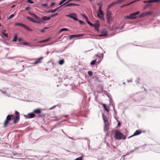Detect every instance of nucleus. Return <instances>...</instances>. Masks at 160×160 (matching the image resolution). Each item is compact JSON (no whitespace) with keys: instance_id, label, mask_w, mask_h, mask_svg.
Returning a JSON list of instances; mask_svg holds the SVG:
<instances>
[{"instance_id":"9b49d317","label":"nucleus","mask_w":160,"mask_h":160,"mask_svg":"<svg viewBox=\"0 0 160 160\" xmlns=\"http://www.w3.org/2000/svg\"><path fill=\"white\" fill-rule=\"evenodd\" d=\"M92 26H94V28L95 30H97V31H98V29L99 27V23H97L96 24H93Z\"/></svg>"},{"instance_id":"a19ab883","label":"nucleus","mask_w":160,"mask_h":160,"mask_svg":"<svg viewBox=\"0 0 160 160\" xmlns=\"http://www.w3.org/2000/svg\"><path fill=\"white\" fill-rule=\"evenodd\" d=\"M33 17L35 19H36V20L39 19V18L35 14L33 16Z\"/></svg>"},{"instance_id":"f704fd0d","label":"nucleus","mask_w":160,"mask_h":160,"mask_svg":"<svg viewBox=\"0 0 160 160\" xmlns=\"http://www.w3.org/2000/svg\"><path fill=\"white\" fill-rule=\"evenodd\" d=\"M96 60L92 61L90 64L92 65H95L96 62Z\"/></svg>"},{"instance_id":"603ef678","label":"nucleus","mask_w":160,"mask_h":160,"mask_svg":"<svg viewBox=\"0 0 160 160\" xmlns=\"http://www.w3.org/2000/svg\"><path fill=\"white\" fill-rule=\"evenodd\" d=\"M69 2V0L67 2H66L65 3H64V4H63L62 5H61L60 7H62V6L66 4L67 3H68V2Z\"/></svg>"},{"instance_id":"dca6fc26","label":"nucleus","mask_w":160,"mask_h":160,"mask_svg":"<svg viewBox=\"0 0 160 160\" xmlns=\"http://www.w3.org/2000/svg\"><path fill=\"white\" fill-rule=\"evenodd\" d=\"M102 106L104 108L105 110L107 112H108L109 110V108L108 107H107L106 105L105 104H102Z\"/></svg>"},{"instance_id":"cd10ccee","label":"nucleus","mask_w":160,"mask_h":160,"mask_svg":"<svg viewBox=\"0 0 160 160\" xmlns=\"http://www.w3.org/2000/svg\"><path fill=\"white\" fill-rule=\"evenodd\" d=\"M152 13V12L150 11L146 12H144V14H145V16L151 14Z\"/></svg>"},{"instance_id":"5701e85b","label":"nucleus","mask_w":160,"mask_h":160,"mask_svg":"<svg viewBox=\"0 0 160 160\" xmlns=\"http://www.w3.org/2000/svg\"><path fill=\"white\" fill-rule=\"evenodd\" d=\"M77 37H78V35H72L70 36L69 38L70 39H71Z\"/></svg>"},{"instance_id":"ea45409f","label":"nucleus","mask_w":160,"mask_h":160,"mask_svg":"<svg viewBox=\"0 0 160 160\" xmlns=\"http://www.w3.org/2000/svg\"><path fill=\"white\" fill-rule=\"evenodd\" d=\"M33 17L35 19H36V20L39 19V18L35 14L33 16Z\"/></svg>"},{"instance_id":"f8f14e48","label":"nucleus","mask_w":160,"mask_h":160,"mask_svg":"<svg viewBox=\"0 0 160 160\" xmlns=\"http://www.w3.org/2000/svg\"><path fill=\"white\" fill-rule=\"evenodd\" d=\"M43 59V58L41 57L36 59V61L33 63L34 64H37L41 63V61Z\"/></svg>"},{"instance_id":"58836bf2","label":"nucleus","mask_w":160,"mask_h":160,"mask_svg":"<svg viewBox=\"0 0 160 160\" xmlns=\"http://www.w3.org/2000/svg\"><path fill=\"white\" fill-rule=\"evenodd\" d=\"M88 73L89 76L90 77L92 75V72L91 71H89L88 72Z\"/></svg>"},{"instance_id":"e433bc0d","label":"nucleus","mask_w":160,"mask_h":160,"mask_svg":"<svg viewBox=\"0 0 160 160\" xmlns=\"http://www.w3.org/2000/svg\"><path fill=\"white\" fill-rule=\"evenodd\" d=\"M67 0H62L59 3V5H62L63 3L65 2Z\"/></svg>"},{"instance_id":"f257e3e1","label":"nucleus","mask_w":160,"mask_h":160,"mask_svg":"<svg viewBox=\"0 0 160 160\" xmlns=\"http://www.w3.org/2000/svg\"><path fill=\"white\" fill-rule=\"evenodd\" d=\"M115 138L117 140L124 139L126 137L121 132L116 130L115 132Z\"/></svg>"},{"instance_id":"1a4fd4ad","label":"nucleus","mask_w":160,"mask_h":160,"mask_svg":"<svg viewBox=\"0 0 160 160\" xmlns=\"http://www.w3.org/2000/svg\"><path fill=\"white\" fill-rule=\"evenodd\" d=\"M141 133H142L141 131L137 130L134 132V133L132 135L129 137L128 138H131L132 137H133V136L138 135L140 134Z\"/></svg>"},{"instance_id":"338daca9","label":"nucleus","mask_w":160,"mask_h":160,"mask_svg":"<svg viewBox=\"0 0 160 160\" xmlns=\"http://www.w3.org/2000/svg\"><path fill=\"white\" fill-rule=\"evenodd\" d=\"M127 82H132V79H131L130 80H127Z\"/></svg>"},{"instance_id":"f03ea898","label":"nucleus","mask_w":160,"mask_h":160,"mask_svg":"<svg viewBox=\"0 0 160 160\" xmlns=\"http://www.w3.org/2000/svg\"><path fill=\"white\" fill-rule=\"evenodd\" d=\"M66 16L73 19L75 21L78 20V19L77 18L76 14L75 13H70L69 14L66 15Z\"/></svg>"},{"instance_id":"4d7b16f0","label":"nucleus","mask_w":160,"mask_h":160,"mask_svg":"<svg viewBox=\"0 0 160 160\" xmlns=\"http://www.w3.org/2000/svg\"><path fill=\"white\" fill-rule=\"evenodd\" d=\"M117 4V3H116V2H113V3H112L110 4V5L112 6L114 5H115V4Z\"/></svg>"},{"instance_id":"ddd939ff","label":"nucleus","mask_w":160,"mask_h":160,"mask_svg":"<svg viewBox=\"0 0 160 160\" xmlns=\"http://www.w3.org/2000/svg\"><path fill=\"white\" fill-rule=\"evenodd\" d=\"M51 18L50 17L47 16H43L42 18V20L46 21L50 20Z\"/></svg>"},{"instance_id":"09e8293b","label":"nucleus","mask_w":160,"mask_h":160,"mask_svg":"<svg viewBox=\"0 0 160 160\" xmlns=\"http://www.w3.org/2000/svg\"><path fill=\"white\" fill-rule=\"evenodd\" d=\"M123 1V0H118L116 1V2L117 3V4L118 3H120Z\"/></svg>"},{"instance_id":"20e7f679","label":"nucleus","mask_w":160,"mask_h":160,"mask_svg":"<svg viewBox=\"0 0 160 160\" xmlns=\"http://www.w3.org/2000/svg\"><path fill=\"white\" fill-rule=\"evenodd\" d=\"M111 12L110 11L108 10L107 11L106 16L107 19V21L109 23H110L112 20V17L111 16Z\"/></svg>"},{"instance_id":"bf43d9fd","label":"nucleus","mask_w":160,"mask_h":160,"mask_svg":"<svg viewBox=\"0 0 160 160\" xmlns=\"http://www.w3.org/2000/svg\"><path fill=\"white\" fill-rule=\"evenodd\" d=\"M107 35V34H101L99 35L100 37L105 36Z\"/></svg>"},{"instance_id":"7c9ffc66","label":"nucleus","mask_w":160,"mask_h":160,"mask_svg":"<svg viewBox=\"0 0 160 160\" xmlns=\"http://www.w3.org/2000/svg\"><path fill=\"white\" fill-rule=\"evenodd\" d=\"M5 31H6V30H4L2 32V33L6 37H8V34L7 33H6L4 32H5Z\"/></svg>"},{"instance_id":"49530a36","label":"nucleus","mask_w":160,"mask_h":160,"mask_svg":"<svg viewBox=\"0 0 160 160\" xmlns=\"http://www.w3.org/2000/svg\"><path fill=\"white\" fill-rule=\"evenodd\" d=\"M41 6L42 7H45L47 8H48V7L47 5V3L42 4Z\"/></svg>"},{"instance_id":"864d4df0","label":"nucleus","mask_w":160,"mask_h":160,"mask_svg":"<svg viewBox=\"0 0 160 160\" xmlns=\"http://www.w3.org/2000/svg\"><path fill=\"white\" fill-rule=\"evenodd\" d=\"M140 80V79L139 78H138L137 79V80L136 81V83L137 84L139 83V81Z\"/></svg>"},{"instance_id":"9d476101","label":"nucleus","mask_w":160,"mask_h":160,"mask_svg":"<svg viewBox=\"0 0 160 160\" xmlns=\"http://www.w3.org/2000/svg\"><path fill=\"white\" fill-rule=\"evenodd\" d=\"M19 116L18 115L16 116L13 120L14 124H15L17 123L18 121L19 120Z\"/></svg>"},{"instance_id":"37998d69","label":"nucleus","mask_w":160,"mask_h":160,"mask_svg":"<svg viewBox=\"0 0 160 160\" xmlns=\"http://www.w3.org/2000/svg\"><path fill=\"white\" fill-rule=\"evenodd\" d=\"M14 16H15L14 14H12L8 18V19H9L11 18H12V17H14Z\"/></svg>"},{"instance_id":"69168bd1","label":"nucleus","mask_w":160,"mask_h":160,"mask_svg":"<svg viewBox=\"0 0 160 160\" xmlns=\"http://www.w3.org/2000/svg\"><path fill=\"white\" fill-rule=\"evenodd\" d=\"M127 6V4H125V5H122V6H121V8H123V7H125V6Z\"/></svg>"},{"instance_id":"a878e982","label":"nucleus","mask_w":160,"mask_h":160,"mask_svg":"<svg viewBox=\"0 0 160 160\" xmlns=\"http://www.w3.org/2000/svg\"><path fill=\"white\" fill-rule=\"evenodd\" d=\"M60 7H61L60 6L59 7H58L53 10H50V11H51V13L54 12Z\"/></svg>"},{"instance_id":"4c0bfd02","label":"nucleus","mask_w":160,"mask_h":160,"mask_svg":"<svg viewBox=\"0 0 160 160\" xmlns=\"http://www.w3.org/2000/svg\"><path fill=\"white\" fill-rule=\"evenodd\" d=\"M84 139L87 140L88 141V142H87V143H88V146H89V145L90 144V141L89 139L88 138H85Z\"/></svg>"},{"instance_id":"a18cd8bd","label":"nucleus","mask_w":160,"mask_h":160,"mask_svg":"<svg viewBox=\"0 0 160 160\" xmlns=\"http://www.w3.org/2000/svg\"><path fill=\"white\" fill-rule=\"evenodd\" d=\"M146 16L145 14H144V12L142 13L141 15H140L139 17H140L143 18L144 17Z\"/></svg>"},{"instance_id":"412c9836","label":"nucleus","mask_w":160,"mask_h":160,"mask_svg":"<svg viewBox=\"0 0 160 160\" xmlns=\"http://www.w3.org/2000/svg\"><path fill=\"white\" fill-rule=\"evenodd\" d=\"M23 44H24V45H29L30 46H33L34 47H36V46H38V45H29V43L28 42H23Z\"/></svg>"},{"instance_id":"2f4dec72","label":"nucleus","mask_w":160,"mask_h":160,"mask_svg":"<svg viewBox=\"0 0 160 160\" xmlns=\"http://www.w3.org/2000/svg\"><path fill=\"white\" fill-rule=\"evenodd\" d=\"M64 62V61L63 59H61L59 61V64L60 65H62Z\"/></svg>"},{"instance_id":"c756f323","label":"nucleus","mask_w":160,"mask_h":160,"mask_svg":"<svg viewBox=\"0 0 160 160\" xmlns=\"http://www.w3.org/2000/svg\"><path fill=\"white\" fill-rule=\"evenodd\" d=\"M68 29L67 28H62L61 29H60V30L59 31V32L60 33L61 32L63 31H68Z\"/></svg>"},{"instance_id":"c85d7f7f","label":"nucleus","mask_w":160,"mask_h":160,"mask_svg":"<svg viewBox=\"0 0 160 160\" xmlns=\"http://www.w3.org/2000/svg\"><path fill=\"white\" fill-rule=\"evenodd\" d=\"M97 16H98V18H99V19H103V15H99V14L98 13Z\"/></svg>"},{"instance_id":"774afa93","label":"nucleus","mask_w":160,"mask_h":160,"mask_svg":"<svg viewBox=\"0 0 160 160\" xmlns=\"http://www.w3.org/2000/svg\"><path fill=\"white\" fill-rule=\"evenodd\" d=\"M125 18H130L131 19V17H130V15H129V16H127L125 17Z\"/></svg>"},{"instance_id":"6e6d98bb","label":"nucleus","mask_w":160,"mask_h":160,"mask_svg":"<svg viewBox=\"0 0 160 160\" xmlns=\"http://www.w3.org/2000/svg\"><path fill=\"white\" fill-rule=\"evenodd\" d=\"M150 6V4H147V5H146L145 6H144V9H145L146 8H147Z\"/></svg>"},{"instance_id":"2eb2a0df","label":"nucleus","mask_w":160,"mask_h":160,"mask_svg":"<svg viewBox=\"0 0 160 160\" xmlns=\"http://www.w3.org/2000/svg\"><path fill=\"white\" fill-rule=\"evenodd\" d=\"M27 19L29 21H30L33 23H35L36 20H35L33 18H32V17H29V16H28L27 17Z\"/></svg>"},{"instance_id":"4be33fe9","label":"nucleus","mask_w":160,"mask_h":160,"mask_svg":"<svg viewBox=\"0 0 160 160\" xmlns=\"http://www.w3.org/2000/svg\"><path fill=\"white\" fill-rule=\"evenodd\" d=\"M23 27L25 29L30 31H32V30L29 28H28L27 26H26L24 24V25Z\"/></svg>"},{"instance_id":"5fc2aeb1","label":"nucleus","mask_w":160,"mask_h":160,"mask_svg":"<svg viewBox=\"0 0 160 160\" xmlns=\"http://www.w3.org/2000/svg\"><path fill=\"white\" fill-rule=\"evenodd\" d=\"M15 114L16 115V116L18 115L19 116H20L19 113V112H18L17 111H16L15 112Z\"/></svg>"},{"instance_id":"f3484780","label":"nucleus","mask_w":160,"mask_h":160,"mask_svg":"<svg viewBox=\"0 0 160 160\" xmlns=\"http://www.w3.org/2000/svg\"><path fill=\"white\" fill-rule=\"evenodd\" d=\"M101 5L99 6V12H98V13L99 14V15H103V12L102 10H101Z\"/></svg>"},{"instance_id":"7ed1b4c3","label":"nucleus","mask_w":160,"mask_h":160,"mask_svg":"<svg viewBox=\"0 0 160 160\" xmlns=\"http://www.w3.org/2000/svg\"><path fill=\"white\" fill-rule=\"evenodd\" d=\"M12 116V115H8L6 118V119L4 122V127H6L7 125L9 122V121H10Z\"/></svg>"},{"instance_id":"e2e57ef3","label":"nucleus","mask_w":160,"mask_h":160,"mask_svg":"<svg viewBox=\"0 0 160 160\" xmlns=\"http://www.w3.org/2000/svg\"><path fill=\"white\" fill-rule=\"evenodd\" d=\"M83 36V34L78 35V37L82 36Z\"/></svg>"},{"instance_id":"0eeeda50","label":"nucleus","mask_w":160,"mask_h":160,"mask_svg":"<svg viewBox=\"0 0 160 160\" xmlns=\"http://www.w3.org/2000/svg\"><path fill=\"white\" fill-rule=\"evenodd\" d=\"M140 11H138L135 12L131 13L130 14V17H131V19H133L136 18V17L135 16L139 14L140 13Z\"/></svg>"},{"instance_id":"680f3d73","label":"nucleus","mask_w":160,"mask_h":160,"mask_svg":"<svg viewBox=\"0 0 160 160\" xmlns=\"http://www.w3.org/2000/svg\"><path fill=\"white\" fill-rule=\"evenodd\" d=\"M56 107V106H54L53 107L51 108H50V109H51V110L52 109Z\"/></svg>"},{"instance_id":"423d86ee","label":"nucleus","mask_w":160,"mask_h":160,"mask_svg":"<svg viewBox=\"0 0 160 160\" xmlns=\"http://www.w3.org/2000/svg\"><path fill=\"white\" fill-rule=\"evenodd\" d=\"M81 15L86 20L87 23L90 26H92L93 24L89 21V19L83 13L81 14Z\"/></svg>"},{"instance_id":"13d9d810","label":"nucleus","mask_w":160,"mask_h":160,"mask_svg":"<svg viewBox=\"0 0 160 160\" xmlns=\"http://www.w3.org/2000/svg\"><path fill=\"white\" fill-rule=\"evenodd\" d=\"M29 14H30L31 16H32V17H33V16L34 15V14H35L34 13H33L32 12H29Z\"/></svg>"},{"instance_id":"72a5a7b5","label":"nucleus","mask_w":160,"mask_h":160,"mask_svg":"<svg viewBox=\"0 0 160 160\" xmlns=\"http://www.w3.org/2000/svg\"><path fill=\"white\" fill-rule=\"evenodd\" d=\"M83 158V157L81 156L78 158H77L74 160H82Z\"/></svg>"},{"instance_id":"8fccbe9b","label":"nucleus","mask_w":160,"mask_h":160,"mask_svg":"<svg viewBox=\"0 0 160 160\" xmlns=\"http://www.w3.org/2000/svg\"><path fill=\"white\" fill-rule=\"evenodd\" d=\"M27 2L28 3H30L31 4H33L34 3L32 1V0H28Z\"/></svg>"},{"instance_id":"79ce46f5","label":"nucleus","mask_w":160,"mask_h":160,"mask_svg":"<svg viewBox=\"0 0 160 160\" xmlns=\"http://www.w3.org/2000/svg\"><path fill=\"white\" fill-rule=\"evenodd\" d=\"M33 17L35 19H36V20L39 19V18L35 14L33 16Z\"/></svg>"},{"instance_id":"39448f33","label":"nucleus","mask_w":160,"mask_h":160,"mask_svg":"<svg viewBox=\"0 0 160 160\" xmlns=\"http://www.w3.org/2000/svg\"><path fill=\"white\" fill-rule=\"evenodd\" d=\"M36 115L33 112L28 113L27 115H25L26 118H34Z\"/></svg>"},{"instance_id":"052dcab7","label":"nucleus","mask_w":160,"mask_h":160,"mask_svg":"<svg viewBox=\"0 0 160 160\" xmlns=\"http://www.w3.org/2000/svg\"><path fill=\"white\" fill-rule=\"evenodd\" d=\"M30 8V7H26L25 8V10H28Z\"/></svg>"},{"instance_id":"6ab92c4d","label":"nucleus","mask_w":160,"mask_h":160,"mask_svg":"<svg viewBox=\"0 0 160 160\" xmlns=\"http://www.w3.org/2000/svg\"><path fill=\"white\" fill-rule=\"evenodd\" d=\"M50 39V38H49L46 39L45 40L39 41L38 42V43H42L47 42Z\"/></svg>"},{"instance_id":"c9c22d12","label":"nucleus","mask_w":160,"mask_h":160,"mask_svg":"<svg viewBox=\"0 0 160 160\" xmlns=\"http://www.w3.org/2000/svg\"><path fill=\"white\" fill-rule=\"evenodd\" d=\"M17 40V35L16 34L15 36L14 37V38L13 39L12 41L13 42H16Z\"/></svg>"},{"instance_id":"c03bdc74","label":"nucleus","mask_w":160,"mask_h":160,"mask_svg":"<svg viewBox=\"0 0 160 160\" xmlns=\"http://www.w3.org/2000/svg\"><path fill=\"white\" fill-rule=\"evenodd\" d=\"M0 91L2 92V93L4 95H6V96H8V94H7L6 92L5 91H2V90H0Z\"/></svg>"},{"instance_id":"3c124183","label":"nucleus","mask_w":160,"mask_h":160,"mask_svg":"<svg viewBox=\"0 0 160 160\" xmlns=\"http://www.w3.org/2000/svg\"><path fill=\"white\" fill-rule=\"evenodd\" d=\"M58 14V13H55L54 14L52 15L50 17H51V18H52L53 17H54L57 15Z\"/></svg>"},{"instance_id":"b1692460","label":"nucleus","mask_w":160,"mask_h":160,"mask_svg":"<svg viewBox=\"0 0 160 160\" xmlns=\"http://www.w3.org/2000/svg\"><path fill=\"white\" fill-rule=\"evenodd\" d=\"M160 2V0H149V3H153L154 2Z\"/></svg>"},{"instance_id":"bb28decb","label":"nucleus","mask_w":160,"mask_h":160,"mask_svg":"<svg viewBox=\"0 0 160 160\" xmlns=\"http://www.w3.org/2000/svg\"><path fill=\"white\" fill-rule=\"evenodd\" d=\"M24 24L22 23H17L15 24V26H20L23 27Z\"/></svg>"},{"instance_id":"4468645a","label":"nucleus","mask_w":160,"mask_h":160,"mask_svg":"<svg viewBox=\"0 0 160 160\" xmlns=\"http://www.w3.org/2000/svg\"><path fill=\"white\" fill-rule=\"evenodd\" d=\"M79 5L78 4H75V3H69L67 4L66 6L65 7H69V6H79Z\"/></svg>"},{"instance_id":"aec40b11","label":"nucleus","mask_w":160,"mask_h":160,"mask_svg":"<svg viewBox=\"0 0 160 160\" xmlns=\"http://www.w3.org/2000/svg\"><path fill=\"white\" fill-rule=\"evenodd\" d=\"M109 128L108 125H104V130L105 132L108 131Z\"/></svg>"},{"instance_id":"6e6552de","label":"nucleus","mask_w":160,"mask_h":160,"mask_svg":"<svg viewBox=\"0 0 160 160\" xmlns=\"http://www.w3.org/2000/svg\"><path fill=\"white\" fill-rule=\"evenodd\" d=\"M102 118L103 120L104 121V125H108L109 123L108 119L107 118H106V116L104 115V114H102Z\"/></svg>"},{"instance_id":"de8ad7c7","label":"nucleus","mask_w":160,"mask_h":160,"mask_svg":"<svg viewBox=\"0 0 160 160\" xmlns=\"http://www.w3.org/2000/svg\"><path fill=\"white\" fill-rule=\"evenodd\" d=\"M55 3L54 2H52L51 4L50 5V6L49 7H48V8H50L51 7H52L53 5H55Z\"/></svg>"},{"instance_id":"393cba45","label":"nucleus","mask_w":160,"mask_h":160,"mask_svg":"<svg viewBox=\"0 0 160 160\" xmlns=\"http://www.w3.org/2000/svg\"><path fill=\"white\" fill-rule=\"evenodd\" d=\"M42 18H39V19H37V20H38V21H35V23H38V24H41L42 22H43V20H42Z\"/></svg>"},{"instance_id":"a211bd4d","label":"nucleus","mask_w":160,"mask_h":160,"mask_svg":"<svg viewBox=\"0 0 160 160\" xmlns=\"http://www.w3.org/2000/svg\"><path fill=\"white\" fill-rule=\"evenodd\" d=\"M41 112V109L40 108H38L34 110L33 111V112L36 114H39Z\"/></svg>"},{"instance_id":"0e129e2a","label":"nucleus","mask_w":160,"mask_h":160,"mask_svg":"<svg viewBox=\"0 0 160 160\" xmlns=\"http://www.w3.org/2000/svg\"><path fill=\"white\" fill-rule=\"evenodd\" d=\"M133 3L132 2H131L128 3V4H127V6L129 5L132 4Z\"/></svg>"},{"instance_id":"473e14b6","label":"nucleus","mask_w":160,"mask_h":160,"mask_svg":"<svg viewBox=\"0 0 160 160\" xmlns=\"http://www.w3.org/2000/svg\"><path fill=\"white\" fill-rule=\"evenodd\" d=\"M77 21H78L82 25L83 24H86V23L85 22L79 20V19H78V20H77Z\"/></svg>"}]
</instances>
